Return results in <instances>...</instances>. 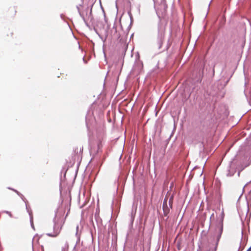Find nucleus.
Instances as JSON below:
<instances>
[{
  "label": "nucleus",
  "instance_id": "6e6552de",
  "mask_svg": "<svg viewBox=\"0 0 251 251\" xmlns=\"http://www.w3.org/2000/svg\"><path fill=\"white\" fill-rule=\"evenodd\" d=\"M160 45L159 46V48H160L161 47V45L162 44V43H163V41H162V38L160 39Z\"/></svg>",
  "mask_w": 251,
  "mask_h": 251
},
{
  "label": "nucleus",
  "instance_id": "423d86ee",
  "mask_svg": "<svg viewBox=\"0 0 251 251\" xmlns=\"http://www.w3.org/2000/svg\"><path fill=\"white\" fill-rule=\"evenodd\" d=\"M160 7L163 8V11L161 12V14H163L166 12L167 6L165 2H163L160 4Z\"/></svg>",
  "mask_w": 251,
  "mask_h": 251
},
{
  "label": "nucleus",
  "instance_id": "9b49d317",
  "mask_svg": "<svg viewBox=\"0 0 251 251\" xmlns=\"http://www.w3.org/2000/svg\"><path fill=\"white\" fill-rule=\"evenodd\" d=\"M251 250V247L250 248Z\"/></svg>",
  "mask_w": 251,
  "mask_h": 251
},
{
  "label": "nucleus",
  "instance_id": "20e7f679",
  "mask_svg": "<svg viewBox=\"0 0 251 251\" xmlns=\"http://www.w3.org/2000/svg\"><path fill=\"white\" fill-rule=\"evenodd\" d=\"M74 155H79L82 154L83 147L79 145L74 148Z\"/></svg>",
  "mask_w": 251,
  "mask_h": 251
},
{
  "label": "nucleus",
  "instance_id": "7ed1b4c3",
  "mask_svg": "<svg viewBox=\"0 0 251 251\" xmlns=\"http://www.w3.org/2000/svg\"><path fill=\"white\" fill-rule=\"evenodd\" d=\"M166 28V24H163V23L160 22L158 26V32L161 36L164 35Z\"/></svg>",
  "mask_w": 251,
  "mask_h": 251
},
{
  "label": "nucleus",
  "instance_id": "0eeeda50",
  "mask_svg": "<svg viewBox=\"0 0 251 251\" xmlns=\"http://www.w3.org/2000/svg\"><path fill=\"white\" fill-rule=\"evenodd\" d=\"M3 212V213H5L7 214L8 215H9L10 217H12V214H11V213L10 212H9V211H4Z\"/></svg>",
  "mask_w": 251,
  "mask_h": 251
},
{
  "label": "nucleus",
  "instance_id": "1a4fd4ad",
  "mask_svg": "<svg viewBox=\"0 0 251 251\" xmlns=\"http://www.w3.org/2000/svg\"><path fill=\"white\" fill-rule=\"evenodd\" d=\"M248 251H251V249H250Z\"/></svg>",
  "mask_w": 251,
  "mask_h": 251
},
{
  "label": "nucleus",
  "instance_id": "f257e3e1",
  "mask_svg": "<svg viewBox=\"0 0 251 251\" xmlns=\"http://www.w3.org/2000/svg\"><path fill=\"white\" fill-rule=\"evenodd\" d=\"M61 223V224H55L53 228V232L52 233H48L47 235L49 236L52 237H55L57 236L61 231L63 225L65 223V219H62Z\"/></svg>",
  "mask_w": 251,
  "mask_h": 251
},
{
  "label": "nucleus",
  "instance_id": "39448f33",
  "mask_svg": "<svg viewBox=\"0 0 251 251\" xmlns=\"http://www.w3.org/2000/svg\"><path fill=\"white\" fill-rule=\"evenodd\" d=\"M167 200H169V204L170 208L172 207L174 197L173 195H170V194H167Z\"/></svg>",
  "mask_w": 251,
  "mask_h": 251
},
{
  "label": "nucleus",
  "instance_id": "f03ea898",
  "mask_svg": "<svg viewBox=\"0 0 251 251\" xmlns=\"http://www.w3.org/2000/svg\"><path fill=\"white\" fill-rule=\"evenodd\" d=\"M163 210L164 214L165 216H167L170 212V208L167 205V196H166L163 203Z\"/></svg>",
  "mask_w": 251,
  "mask_h": 251
},
{
  "label": "nucleus",
  "instance_id": "9d476101",
  "mask_svg": "<svg viewBox=\"0 0 251 251\" xmlns=\"http://www.w3.org/2000/svg\"><path fill=\"white\" fill-rule=\"evenodd\" d=\"M159 12H159V9H158V13H159Z\"/></svg>",
  "mask_w": 251,
  "mask_h": 251
}]
</instances>
